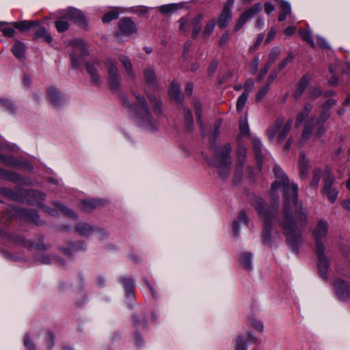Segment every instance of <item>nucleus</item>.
<instances>
[{"label": "nucleus", "mask_w": 350, "mask_h": 350, "mask_svg": "<svg viewBox=\"0 0 350 350\" xmlns=\"http://www.w3.org/2000/svg\"><path fill=\"white\" fill-rule=\"evenodd\" d=\"M7 237L9 241L15 245H22L27 248H31L34 246L33 242L25 240V238L16 234H7Z\"/></svg>", "instance_id": "18"}, {"label": "nucleus", "mask_w": 350, "mask_h": 350, "mask_svg": "<svg viewBox=\"0 0 350 350\" xmlns=\"http://www.w3.org/2000/svg\"><path fill=\"white\" fill-rule=\"evenodd\" d=\"M75 231L81 236L89 237L93 232L98 233V239L103 240L108 237V234L103 229L97 228L87 223H78L75 226Z\"/></svg>", "instance_id": "8"}, {"label": "nucleus", "mask_w": 350, "mask_h": 350, "mask_svg": "<svg viewBox=\"0 0 350 350\" xmlns=\"http://www.w3.org/2000/svg\"><path fill=\"white\" fill-rule=\"evenodd\" d=\"M37 260H38L40 263H42V264H49V263L57 262L59 265H64V262L61 260V259L56 258L55 257L51 258L47 256H42L40 258H38Z\"/></svg>", "instance_id": "52"}, {"label": "nucleus", "mask_w": 350, "mask_h": 350, "mask_svg": "<svg viewBox=\"0 0 350 350\" xmlns=\"http://www.w3.org/2000/svg\"><path fill=\"white\" fill-rule=\"evenodd\" d=\"M170 96L177 102H181L183 96L180 94V86L176 82H172L170 88Z\"/></svg>", "instance_id": "36"}, {"label": "nucleus", "mask_w": 350, "mask_h": 350, "mask_svg": "<svg viewBox=\"0 0 350 350\" xmlns=\"http://www.w3.org/2000/svg\"><path fill=\"white\" fill-rule=\"evenodd\" d=\"M216 21L215 19H213L210 21H208L204 29L203 34L208 37L210 36V34L213 31L215 26Z\"/></svg>", "instance_id": "56"}, {"label": "nucleus", "mask_w": 350, "mask_h": 350, "mask_svg": "<svg viewBox=\"0 0 350 350\" xmlns=\"http://www.w3.org/2000/svg\"><path fill=\"white\" fill-rule=\"evenodd\" d=\"M67 20L68 19L66 18L64 15L62 18L55 23V26L58 32H64L68 29L69 24Z\"/></svg>", "instance_id": "45"}, {"label": "nucleus", "mask_w": 350, "mask_h": 350, "mask_svg": "<svg viewBox=\"0 0 350 350\" xmlns=\"http://www.w3.org/2000/svg\"><path fill=\"white\" fill-rule=\"evenodd\" d=\"M1 193L8 198L12 199V200H17L18 196L11 189L8 188H1Z\"/></svg>", "instance_id": "59"}, {"label": "nucleus", "mask_w": 350, "mask_h": 350, "mask_svg": "<svg viewBox=\"0 0 350 350\" xmlns=\"http://www.w3.org/2000/svg\"><path fill=\"white\" fill-rule=\"evenodd\" d=\"M245 161H237L235 168V176L240 178L242 175L243 169L244 167Z\"/></svg>", "instance_id": "62"}, {"label": "nucleus", "mask_w": 350, "mask_h": 350, "mask_svg": "<svg viewBox=\"0 0 350 350\" xmlns=\"http://www.w3.org/2000/svg\"><path fill=\"white\" fill-rule=\"evenodd\" d=\"M256 340L252 333H247L245 336H239L235 340L234 350H247V345Z\"/></svg>", "instance_id": "15"}, {"label": "nucleus", "mask_w": 350, "mask_h": 350, "mask_svg": "<svg viewBox=\"0 0 350 350\" xmlns=\"http://www.w3.org/2000/svg\"><path fill=\"white\" fill-rule=\"evenodd\" d=\"M103 204L101 200H85L79 204V206L85 212H91Z\"/></svg>", "instance_id": "19"}, {"label": "nucleus", "mask_w": 350, "mask_h": 350, "mask_svg": "<svg viewBox=\"0 0 350 350\" xmlns=\"http://www.w3.org/2000/svg\"><path fill=\"white\" fill-rule=\"evenodd\" d=\"M321 175L322 170L321 168L317 167L312 171V176L310 183V186L311 187H314L315 189L317 188L321 178Z\"/></svg>", "instance_id": "41"}, {"label": "nucleus", "mask_w": 350, "mask_h": 350, "mask_svg": "<svg viewBox=\"0 0 350 350\" xmlns=\"http://www.w3.org/2000/svg\"><path fill=\"white\" fill-rule=\"evenodd\" d=\"M253 149L254 153L256 154V157L258 161V165H260V162L262 160V157L261 154L262 150V143L258 138H254L252 141Z\"/></svg>", "instance_id": "37"}, {"label": "nucleus", "mask_w": 350, "mask_h": 350, "mask_svg": "<svg viewBox=\"0 0 350 350\" xmlns=\"http://www.w3.org/2000/svg\"><path fill=\"white\" fill-rule=\"evenodd\" d=\"M325 248L321 247L316 249L315 253L318 258L317 267L320 276L323 278H327V271L329 269V259L325 254Z\"/></svg>", "instance_id": "11"}, {"label": "nucleus", "mask_w": 350, "mask_h": 350, "mask_svg": "<svg viewBox=\"0 0 350 350\" xmlns=\"http://www.w3.org/2000/svg\"><path fill=\"white\" fill-rule=\"evenodd\" d=\"M232 147L230 144L219 147L215 152V157L217 158V163L215 166L218 169L219 176L222 179L228 177L230 170L232 159L230 152Z\"/></svg>", "instance_id": "3"}, {"label": "nucleus", "mask_w": 350, "mask_h": 350, "mask_svg": "<svg viewBox=\"0 0 350 350\" xmlns=\"http://www.w3.org/2000/svg\"><path fill=\"white\" fill-rule=\"evenodd\" d=\"M0 105L3 107L6 111L12 114H14L16 111V109L13 103L8 99L0 98Z\"/></svg>", "instance_id": "48"}, {"label": "nucleus", "mask_w": 350, "mask_h": 350, "mask_svg": "<svg viewBox=\"0 0 350 350\" xmlns=\"http://www.w3.org/2000/svg\"><path fill=\"white\" fill-rule=\"evenodd\" d=\"M232 18V12L222 10L217 20L218 27L221 29L226 27Z\"/></svg>", "instance_id": "31"}, {"label": "nucleus", "mask_w": 350, "mask_h": 350, "mask_svg": "<svg viewBox=\"0 0 350 350\" xmlns=\"http://www.w3.org/2000/svg\"><path fill=\"white\" fill-rule=\"evenodd\" d=\"M72 45L73 51L71 53L72 66L74 68H78L81 64V59L78 55H80L84 57L88 55V53L83 41L81 40H75L73 41Z\"/></svg>", "instance_id": "10"}, {"label": "nucleus", "mask_w": 350, "mask_h": 350, "mask_svg": "<svg viewBox=\"0 0 350 350\" xmlns=\"http://www.w3.org/2000/svg\"><path fill=\"white\" fill-rule=\"evenodd\" d=\"M185 120L189 130H192L193 125V116L189 109L184 108Z\"/></svg>", "instance_id": "49"}, {"label": "nucleus", "mask_w": 350, "mask_h": 350, "mask_svg": "<svg viewBox=\"0 0 350 350\" xmlns=\"http://www.w3.org/2000/svg\"><path fill=\"white\" fill-rule=\"evenodd\" d=\"M105 64L107 68L108 75L119 73L117 62L115 59L112 58H107L105 61Z\"/></svg>", "instance_id": "39"}, {"label": "nucleus", "mask_w": 350, "mask_h": 350, "mask_svg": "<svg viewBox=\"0 0 350 350\" xmlns=\"http://www.w3.org/2000/svg\"><path fill=\"white\" fill-rule=\"evenodd\" d=\"M247 156V148L243 146H239L237 150V161H245Z\"/></svg>", "instance_id": "53"}, {"label": "nucleus", "mask_w": 350, "mask_h": 350, "mask_svg": "<svg viewBox=\"0 0 350 350\" xmlns=\"http://www.w3.org/2000/svg\"><path fill=\"white\" fill-rule=\"evenodd\" d=\"M281 12L278 16V21H283L291 13V8L290 4L284 1H281L280 6Z\"/></svg>", "instance_id": "34"}, {"label": "nucleus", "mask_w": 350, "mask_h": 350, "mask_svg": "<svg viewBox=\"0 0 350 350\" xmlns=\"http://www.w3.org/2000/svg\"><path fill=\"white\" fill-rule=\"evenodd\" d=\"M204 18L203 14L200 13L196 15L191 21V24L193 27L192 37L196 38L202 29L201 21Z\"/></svg>", "instance_id": "25"}, {"label": "nucleus", "mask_w": 350, "mask_h": 350, "mask_svg": "<svg viewBox=\"0 0 350 350\" xmlns=\"http://www.w3.org/2000/svg\"><path fill=\"white\" fill-rule=\"evenodd\" d=\"M325 133V128L323 124L317 122L316 126H314V119L310 120L306 122L304 129L301 136V143H304L310 139L312 134L314 133V137L316 139L321 138Z\"/></svg>", "instance_id": "6"}, {"label": "nucleus", "mask_w": 350, "mask_h": 350, "mask_svg": "<svg viewBox=\"0 0 350 350\" xmlns=\"http://www.w3.org/2000/svg\"><path fill=\"white\" fill-rule=\"evenodd\" d=\"M335 182L336 178L332 174L330 169H326L323 178V186L322 192L327 196L331 203H334L336 201L338 194L337 189L334 185Z\"/></svg>", "instance_id": "5"}, {"label": "nucleus", "mask_w": 350, "mask_h": 350, "mask_svg": "<svg viewBox=\"0 0 350 350\" xmlns=\"http://www.w3.org/2000/svg\"><path fill=\"white\" fill-rule=\"evenodd\" d=\"M180 8L181 6L177 3H171L161 5L159 9L161 13L165 15H167L175 12Z\"/></svg>", "instance_id": "38"}, {"label": "nucleus", "mask_w": 350, "mask_h": 350, "mask_svg": "<svg viewBox=\"0 0 350 350\" xmlns=\"http://www.w3.org/2000/svg\"><path fill=\"white\" fill-rule=\"evenodd\" d=\"M189 20L186 17H183L179 19V29L183 32H187L189 31L188 27H187L188 24Z\"/></svg>", "instance_id": "60"}, {"label": "nucleus", "mask_w": 350, "mask_h": 350, "mask_svg": "<svg viewBox=\"0 0 350 350\" xmlns=\"http://www.w3.org/2000/svg\"><path fill=\"white\" fill-rule=\"evenodd\" d=\"M45 340H46L48 348L49 349H52V347H53L54 335L51 332L48 331L46 332Z\"/></svg>", "instance_id": "64"}, {"label": "nucleus", "mask_w": 350, "mask_h": 350, "mask_svg": "<svg viewBox=\"0 0 350 350\" xmlns=\"http://www.w3.org/2000/svg\"><path fill=\"white\" fill-rule=\"evenodd\" d=\"M293 56L291 54H288L285 59L279 63L278 67L275 68L276 70L278 71V72H280L288 63L293 61Z\"/></svg>", "instance_id": "55"}, {"label": "nucleus", "mask_w": 350, "mask_h": 350, "mask_svg": "<svg viewBox=\"0 0 350 350\" xmlns=\"http://www.w3.org/2000/svg\"><path fill=\"white\" fill-rule=\"evenodd\" d=\"M119 59L125 69L126 75L131 80H134L135 79V74L133 71V66L129 58L124 55H120Z\"/></svg>", "instance_id": "21"}, {"label": "nucleus", "mask_w": 350, "mask_h": 350, "mask_svg": "<svg viewBox=\"0 0 350 350\" xmlns=\"http://www.w3.org/2000/svg\"><path fill=\"white\" fill-rule=\"evenodd\" d=\"M118 16L119 12L116 9H113L103 16L102 21L103 23H107L118 18Z\"/></svg>", "instance_id": "46"}, {"label": "nucleus", "mask_w": 350, "mask_h": 350, "mask_svg": "<svg viewBox=\"0 0 350 350\" xmlns=\"http://www.w3.org/2000/svg\"><path fill=\"white\" fill-rule=\"evenodd\" d=\"M239 129L241 135H248L250 133L249 125L247 120H243L239 122Z\"/></svg>", "instance_id": "57"}, {"label": "nucleus", "mask_w": 350, "mask_h": 350, "mask_svg": "<svg viewBox=\"0 0 350 350\" xmlns=\"http://www.w3.org/2000/svg\"><path fill=\"white\" fill-rule=\"evenodd\" d=\"M300 36L301 38L307 42L312 47L315 46V43L312 38V32L309 30H300Z\"/></svg>", "instance_id": "47"}, {"label": "nucleus", "mask_w": 350, "mask_h": 350, "mask_svg": "<svg viewBox=\"0 0 350 350\" xmlns=\"http://www.w3.org/2000/svg\"><path fill=\"white\" fill-rule=\"evenodd\" d=\"M27 200L31 204H38L45 199V194L36 190H27L25 191Z\"/></svg>", "instance_id": "20"}, {"label": "nucleus", "mask_w": 350, "mask_h": 350, "mask_svg": "<svg viewBox=\"0 0 350 350\" xmlns=\"http://www.w3.org/2000/svg\"><path fill=\"white\" fill-rule=\"evenodd\" d=\"M137 105H131L126 97L122 98V103L125 107L133 111L137 116L139 125L144 129L152 131L157 127V120L152 117L149 107L144 96L138 93H133Z\"/></svg>", "instance_id": "2"}, {"label": "nucleus", "mask_w": 350, "mask_h": 350, "mask_svg": "<svg viewBox=\"0 0 350 350\" xmlns=\"http://www.w3.org/2000/svg\"><path fill=\"white\" fill-rule=\"evenodd\" d=\"M120 282L123 284L124 290L128 296H132L133 295L134 282L131 278H122L120 279Z\"/></svg>", "instance_id": "40"}, {"label": "nucleus", "mask_w": 350, "mask_h": 350, "mask_svg": "<svg viewBox=\"0 0 350 350\" xmlns=\"http://www.w3.org/2000/svg\"><path fill=\"white\" fill-rule=\"evenodd\" d=\"M293 124L292 119L285 122L283 117L278 118L275 122L267 129V135L270 141H272L277 135V141L282 143L289 133Z\"/></svg>", "instance_id": "4"}, {"label": "nucleus", "mask_w": 350, "mask_h": 350, "mask_svg": "<svg viewBox=\"0 0 350 350\" xmlns=\"http://www.w3.org/2000/svg\"><path fill=\"white\" fill-rule=\"evenodd\" d=\"M259 64V58L258 57H255L250 65V73L252 75H256L258 71Z\"/></svg>", "instance_id": "63"}, {"label": "nucleus", "mask_w": 350, "mask_h": 350, "mask_svg": "<svg viewBox=\"0 0 350 350\" xmlns=\"http://www.w3.org/2000/svg\"><path fill=\"white\" fill-rule=\"evenodd\" d=\"M0 162L3 163V164L15 167L18 165V162L15 161L12 157H5L3 155H0Z\"/></svg>", "instance_id": "54"}, {"label": "nucleus", "mask_w": 350, "mask_h": 350, "mask_svg": "<svg viewBox=\"0 0 350 350\" xmlns=\"http://www.w3.org/2000/svg\"><path fill=\"white\" fill-rule=\"evenodd\" d=\"M327 232V222L323 219H319L316 226L312 230V234L316 243V249H320L321 247L325 248L323 243V240L326 238Z\"/></svg>", "instance_id": "7"}, {"label": "nucleus", "mask_w": 350, "mask_h": 350, "mask_svg": "<svg viewBox=\"0 0 350 350\" xmlns=\"http://www.w3.org/2000/svg\"><path fill=\"white\" fill-rule=\"evenodd\" d=\"M35 37L36 38H42L45 42L51 43L53 40L52 37L49 33L45 27L40 26L36 29Z\"/></svg>", "instance_id": "35"}, {"label": "nucleus", "mask_w": 350, "mask_h": 350, "mask_svg": "<svg viewBox=\"0 0 350 350\" xmlns=\"http://www.w3.org/2000/svg\"><path fill=\"white\" fill-rule=\"evenodd\" d=\"M280 49L278 46L273 47L269 52V61L267 64H270V66L276 60L280 53Z\"/></svg>", "instance_id": "50"}, {"label": "nucleus", "mask_w": 350, "mask_h": 350, "mask_svg": "<svg viewBox=\"0 0 350 350\" xmlns=\"http://www.w3.org/2000/svg\"><path fill=\"white\" fill-rule=\"evenodd\" d=\"M37 23L36 21H23L21 22H14L12 23V25L21 31H28Z\"/></svg>", "instance_id": "30"}, {"label": "nucleus", "mask_w": 350, "mask_h": 350, "mask_svg": "<svg viewBox=\"0 0 350 350\" xmlns=\"http://www.w3.org/2000/svg\"><path fill=\"white\" fill-rule=\"evenodd\" d=\"M144 75L146 82L148 85H154L156 82V75L152 68H146L144 71Z\"/></svg>", "instance_id": "42"}, {"label": "nucleus", "mask_w": 350, "mask_h": 350, "mask_svg": "<svg viewBox=\"0 0 350 350\" xmlns=\"http://www.w3.org/2000/svg\"><path fill=\"white\" fill-rule=\"evenodd\" d=\"M65 17L73 21L81 28H86L88 23L84 14L79 10L70 8L65 14Z\"/></svg>", "instance_id": "13"}, {"label": "nucleus", "mask_w": 350, "mask_h": 350, "mask_svg": "<svg viewBox=\"0 0 350 350\" xmlns=\"http://www.w3.org/2000/svg\"><path fill=\"white\" fill-rule=\"evenodd\" d=\"M329 116H330L329 111L328 110H327L326 109L323 108V111H321V113L319 115L317 122L324 124V122L329 118Z\"/></svg>", "instance_id": "61"}, {"label": "nucleus", "mask_w": 350, "mask_h": 350, "mask_svg": "<svg viewBox=\"0 0 350 350\" xmlns=\"http://www.w3.org/2000/svg\"><path fill=\"white\" fill-rule=\"evenodd\" d=\"M25 50L26 47L24 43L19 40H16L12 48L14 55L18 59H23L25 58Z\"/></svg>", "instance_id": "27"}, {"label": "nucleus", "mask_w": 350, "mask_h": 350, "mask_svg": "<svg viewBox=\"0 0 350 350\" xmlns=\"http://www.w3.org/2000/svg\"><path fill=\"white\" fill-rule=\"evenodd\" d=\"M247 93H242L237 99V110L238 111H241L247 102Z\"/></svg>", "instance_id": "51"}, {"label": "nucleus", "mask_w": 350, "mask_h": 350, "mask_svg": "<svg viewBox=\"0 0 350 350\" xmlns=\"http://www.w3.org/2000/svg\"><path fill=\"white\" fill-rule=\"evenodd\" d=\"M312 109V105L306 103L304 109L297 115L295 123V126L299 127L302 124L303 121L308 117Z\"/></svg>", "instance_id": "22"}, {"label": "nucleus", "mask_w": 350, "mask_h": 350, "mask_svg": "<svg viewBox=\"0 0 350 350\" xmlns=\"http://www.w3.org/2000/svg\"><path fill=\"white\" fill-rule=\"evenodd\" d=\"M334 287L338 299L347 301L350 296L348 284L342 280L338 279L334 282Z\"/></svg>", "instance_id": "14"}, {"label": "nucleus", "mask_w": 350, "mask_h": 350, "mask_svg": "<svg viewBox=\"0 0 350 350\" xmlns=\"http://www.w3.org/2000/svg\"><path fill=\"white\" fill-rule=\"evenodd\" d=\"M119 28L121 32L126 35H131L137 31L135 24L127 17L122 18L119 21Z\"/></svg>", "instance_id": "16"}, {"label": "nucleus", "mask_w": 350, "mask_h": 350, "mask_svg": "<svg viewBox=\"0 0 350 350\" xmlns=\"http://www.w3.org/2000/svg\"><path fill=\"white\" fill-rule=\"evenodd\" d=\"M100 62L98 59H93L92 62L85 63V69L90 75L91 83L94 85H100L102 81L98 73Z\"/></svg>", "instance_id": "12"}, {"label": "nucleus", "mask_w": 350, "mask_h": 350, "mask_svg": "<svg viewBox=\"0 0 350 350\" xmlns=\"http://www.w3.org/2000/svg\"><path fill=\"white\" fill-rule=\"evenodd\" d=\"M53 205L56 208H57L59 211H61L64 214H65L66 216H68V217L73 218V219L77 218V215L73 211H72L71 209L65 206L64 204H61L60 202H54Z\"/></svg>", "instance_id": "43"}, {"label": "nucleus", "mask_w": 350, "mask_h": 350, "mask_svg": "<svg viewBox=\"0 0 350 350\" xmlns=\"http://www.w3.org/2000/svg\"><path fill=\"white\" fill-rule=\"evenodd\" d=\"M252 254L250 252H245L240 256L239 261L241 266L247 271H251L252 269Z\"/></svg>", "instance_id": "33"}, {"label": "nucleus", "mask_w": 350, "mask_h": 350, "mask_svg": "<svg viewBox=\"0 0 350 350\" xmlns=\"http://www.w3.org/2000/svg\"><path fill=\"white\" fill-rule=\"evenodd\" d=\"M18 215L23 219L31 221L37 225H40L42 224V222L39 220V216L37 211L32 209H20L18 210Z\"/></svg>", "instance_id": "17"}, {"label": "nucleus", "mask_w": 350, "mask_h": 350, "mask_svg": "<svg viewBox=\"0 0 350 350\" xmlns=\"http://www.w3.org/2000/svg\"><path fill=\"white\" fill-rule=\"evenodd\" d=\"M122 78L120 73L108 75V82L110 88L113 92L120 90Z\"/></svg>", "instance_id": "24"}, {"label": "nucleus", "mask_w": 350, "mask_h": 350, "mask_svg": "<svg viewBox=\"0 0 350 350\" xmlns=\"http://www.w3.org/2000/svg\"><path fill=\"white\" fill-rule=\"evenodd\" d=\"M310 81V77L307 75H304L301 77L297 85V90L295 92V96L296 98L301 97L304 91L306 90Z\"/></svg>", "instance_id": "32"}, {"label": "nucleus", "mask_w": 350, "mask_h": 350, "mask_svg": "<svg viewBox=\"0 0 350 350\" xmlns=\"http://www.w3.org/2000/svg\"><path fill=\"white\" fill-rule=\"evenodd\" d=\"M243 222L245 225L248 224L247 217L244 211H241L237 219L232 224L233 233L234 236H237L239 233V223Z\"/></svg>", "instance_id": "29"}, {"label": "nucleus", "mask_w": 350, "mask_h": 350, "mask_svg": "<svg viewBox=\"0 0 350 350\" xmlns=\"http://www.w3.org/2000/svg\"><path fill=\"white\" fill-rule=\"evenodd\" d=\"M309 161L304 153H301L299 161V175L301 179H306L308 174Z\"/></svg>", "instance_id": "28"}, {"label": "nucleus", "mask_w": 350, "mask_h": 350, "mask_svg": "<svg viewBox=\"0 0 350 350\" xmlns=\"http://www.w3.org/2000/svg\"><path fill=\"white\" fill-rule=\"evenodd\" d=\"M48 97L51 103L55 106L59 107L63 101L59 92L56 88L51 87L48 90Z\"/></svg>", "instance_id": "23"}, {"label": "nucleus", "mask_w": 350, "mask_h": 350, "mask_svg": "<svg viewBox=\"0 0 350 350\" xmlns=\"http://www.w3.org/2000/svg\"><path fill=\"white\" fill-rule=\"evenodd\" d=\"M276 180L272 183L270 191L272 207L267 206L265 201L261 198H257L254 202V206L258 215L263 220V228L262 231V240L263 244L272 247L278 241L281 239L278 232L272 234V221L275 219L279 204L278 189L283 191L284 218L279 224L284 230L286 237V242L288 246L296 253L298 252L299 245L301 242V232L297 229L293 220V212L291 209V202L295 207L294 213L299 224H304L307 220V212L301 207L298 201V186L295 183L291 184L288 177L283 170L277 165L273 167Z\"/></svg>", "instance_id": "1"}, {"label": "nucleus", "mask_w": 350, "mask_h": 350, "mask_svg": "<svg viewBox=\"0 0 350 350\" xmlns=\"http://www.w3.org/2000/svg\"><path fill=\"white\" fill-rule=\"evenodd\" d=\"M269 90V84L264 85L260 90H258L256 96V100L260 102L262 100L265 96L267 94Z\"/></svg>", "instance_id": "58"}, {"label": "nucleus", "mask_w": 350, "mask_h": 350, "mask_svg": "<svg viewBox=\"0 0 350 350\" xmlns=\"http://www.w3.org/2000/svg\"><path fill=\"white\" fill-rule=\"evenodd\" d=\"M193 105L195 110V113L197 117V120L200 125V129H202V131H203L204 124L202 120V116L201 104L198 100H194L193 102Z\"/></svg>", "instance_id": "44"}, {"label": "nucleus", "mask_w": 350, "mask_h": 350, "mask_svg": "<svg viewBox=\"0 0 350 350\" xmlns=\"http://www.w3.org/2000/svg\"><path fill=\"white\" fill-rule=\"evenodd\" d=\"M147 97L152 105L155 116H160L162 113V103L161 99L150 94H148Z\"/></svg>", "instance_id": "26"}, {"label": "nucleus", "mask_w": 350, "mask_h": 350, "mask_svg": "<svg viewBox=\"0 0 350 350\" xmlns=\"http://www.w3.org/2000/svg\"><path fill=\"white\" fill-rule=\"evenodd\" d=\"M262 4L256 3L248 9H246L239 16L237 24L234 26V31H239L245 25V23L262 10Z\"/></svg>", "instance_id": "9"}]
</instances>
